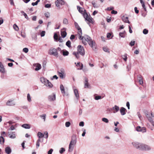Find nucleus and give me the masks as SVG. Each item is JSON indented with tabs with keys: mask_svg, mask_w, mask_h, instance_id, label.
<instances>
[{
	"mask_svg": "<svg viewBox=\"0 0 154 154\" xmlns=\"http://www.w3.org/2000/svg\"><path fill=\"white\" fill-rule=\"evenodd\" d=\"M8 135L11 138L14 139L16 137L15 132H12L10 133H8Z\"/></svg>",
	"mask_w": 154,
	"mask_h": 154,
	"instance_id": "6ab92c4d",
	"label": "nucleus"
},
{
	"mask_svg": "<svg viewBox=\"0 0 154 154\" xmlns=\"http://www.w3.org/2000/svg\"><path fill=\"white\" fill-rule=\"evenodd\" d=\"M0 72L2 73L5 72L4 66L2 62H0Z\"/></svg>",
	"mask_w": 154,
	"mask_h": 154,
	"instance_id": "dca6fc26",
	"label": "nucleus"
},
{
	"mask_svg": "<svg viewBox=\"0 0 154 154\" xmlns=\"http://www.w3.org/2000/svg\"><path fill=\"white\" fill-rule=\"evenodd\" d=\"M151 149L150 146L146 144L142 143L140 150L143 151H149Z\"/></svg>",
	"mask_w": 154,
	"mask_h": 154,
	"instance_id": "39448f33",
	"label": "nucleus"
},
{
	"mask_svg": "<svg viewBox=\"0 0 154 154\" xmlns=\"http://www.w3.org/2000/svg\"><path fill=\"white\" fill-rule=\"evenodd\" d=\"M126 106L128 108V109H130V103L129 102H127L126 103Z\"/></svg>",
	"mask_w": 154,
	"mask_h": 154,
	"instance_id": "69168bd1",
	"label": "nucleus"
},
{
	"mask_svg": "<svg viewBox=\"0 0 154 154\" xmlns=\"http://www.w3.org/2000/svg\"><path fill=\"white\" fill-rule=\"evenodd\" d=\"M66 45L68 47L70 48L71 47V42L69 40L66 43Z\"/></svg>",
	"mask_w": 154,
	"mask_h": 154,
	"instance_id": "4c0bfd02",
	"label": "nucleus"
},
{
	"mask_svg": "<svg viewBox=\"0 0 154 154\" xmlns=\"http://www.w3.org/2000/svg\"><path fill=\"white\" fill-rule=\"evenodd\" d=\"M83 17L85 19V20L89 22L88 23V25H89V26H90V23H93V22L92 20V18L88 16L87 13L85 14Z\"/></svg>",
	"mask_w": 154,
	"mask_h": 154,
	"instance_id": "0eeeda50",
	"label": "nucleus"
},
{
	"mask_svg": "<svg viewBox=\"0 0 154 154\" xmlns=\"http://www.w3.org/2000/svg\"><path fill=\"white\" fill-rule=\"evenodd\" d=\"M135 43V41H131L130 43V45L132 46H134Z\"/></svg>",
	"mask_w": 154,
	"mask_h": 154,
	"instance_id": "13d9d810",
	"label": "nucleus"
},
{
	"mask_svg": "<svg viewBox=\"0 0 154 154\" xmlns=\"http://www.w3.org/2000/svg\"><path fill=\"white\" fill-rule=\"evenodd\" d=\"M112 109L114 110H115V111H114L113 112L115 113L118 112L119 111V108L118 106L116 105H115L114 106L112 107Z\"/></svg>",
	"mask_w": 154,
	"mask_h": 154,
	"instance_id": "5701e85b",
	"label": "nucleus"
},
{
	"mask_svg": "<svg viewBox=\"0 0 154 154\" xmlns=\"http://www.w3.org/2000/svg\"><path fill=\"white\" fill-rule=\"evenodd\" d=\"M54 39L57 40L58 39V35L57 34L54 33Z\"/></svg>",
	"mask_w": 154,
	"mask_h": 154,
	"instance_id": "5fc2aeb1",
	"label": "nucleus"
},
{
	"mask_svg": "<svg viewBox=\"0 0 154 154\" xmlns=\"http://www.w3.org/2000/svg\"><path fill=\"white\" fill-rule=\"evenodd\" d=\"M60 90L61 91V92L63 94V96H64L66 95V93L65 91V89L63 85L61 84L60 85Z\"/></svg>",
	"mask_w": 154,
	"mask_h": 154,
	"instance_id": "f3484780",
	"label": "nucleus"
},
{
	"mask_svg": "<svg viewBox=\"0 0 154 154\" xmlns=\"http://www.w3.org/2000/svg\"><path fill=\"white\" fill-rule=\"evenodd\" d=\"M60 0H59L58 1H57L55 2V4L57 7H58L59 6V4H61V5H63L64 4V2H63V3H60Z\"/></svg>",
	"mask_w": 154,
	"mask_h": 154,
	"instance_id": "a878e982",
	"label": "nucleus"
},
{
	"mask_svg": "<svg viewBox=\"0 0 154 154\" xmlns=\"http://www.w3.org/2000/svg\"><path fill=\"white\" fill-rule=\"evenodd\" d=\"M40 81L47 87L52 88L53 87L52 84L48 79L44 77L41 78Z\"/></svg>",
	"mask_w": 154,
	"mask_h": 154,
	"instance_id": "7ed1b4c3",
	"label": "nucleus"
},
{
	"mask_svg": "<svg viewBox=\"0 0 154 154\" xmlns=\"http://www.w3.org/2000/svg\"><path fill=\"white\" fill-rule=\"evenodd\" d=\"M149 121L152 124V126L154 127V121L152 120V119L149 118Z\"/></svg>",
	"mask_w": 154,
	"mask_h": 154,
	"instance_id": "58836bf2",
	"label": "nucleus"
},
{
	"mask_svg": "<svg viewBox=\"0 0 154 154\" xmlns=\"http://www.w3.org/2000/svg\"><path fill=\"white\" fill-rule=\"evenodd\" d=\"M45 31H42L40 35L41 37L44 36L45 35Z\"/></svg>",
	"mask_w": 154,
	"mask_h": 154,
	"instance_id": "6e6d98bb",
	"label": "nucleus"
},
{
	"mask_svg": "<svg viewBox=\"0 0 154 154\" xmlns=\"http://www.w3.org/2000/svg\"><path fill=\"white\" fill-rule=\"evenodd\" d=\"M48 53L50 55H52L57 57L58 56V53L57 52V49L55 48H51L49 50Z\"/></svg>",
	"mask_w": 154,
	"mask_h": 154,
	"instance_id": "423d86ee",
	"label": "nucleus"
},
{
	"mask_svg": "<svg viewBox=\"0 0 154 154\" xmlns=\"http://www.w3.org/2000/svg\"><path fill=\"white\" fill-rule=\"evenodd\" d=\"M84 87L85 88H90V85L88 83V79L86 78H85V82H84Z\"/></svg>",
	"mask_w": 154,
	"mask_h": 154,
	"instance_id": "2eb2a0df",
	"label": "nucleus"
},
{
	"mask_svg": "<svg viewBox=\"0 0 154 154\" xmlns=\"http://www.w3.org/2000/svg\"><path fill=\"white\" fill-rule=\"evenodd\" d=\"M34 67H35V70L38 71L40 70L41 68V66L40 64L39 63H35L33 64Z\"/></svg>",
	"mask_w": 154,
	"mask_h": 154,
	"instance_id": "4468645a",
	"label": "nucleus"
},
{
	"mask_svg": "<svg viewBox=\"0 0 154 154\" xmlns=\"http://www.w3.org/2000/svg\"><path fill=\"white\" fill-rule=\"evenodd\" d=\"M126 34V32L124 31L123 32H120L119 33V36L122 38H124Z\"/></svg>",
	"mask_w": 154,
	"mask_h": 154,
	"instance_id": "c756f323",
	"label": "nucleus"
},
{
	"mask_svg": "<svg viewBox=\"0 0 154 154\" xmlns=\"http://www.w3.org/2000/svg\"><path fill=\"white\" fill-rule=\"evenodd\" d=\"M63 23L65 24H67L68 23L67 19L66 18H64L63 20Z\"/></svg>",
	"mask_w": 154,
	"mask_h": 154,
	"instance_id": "e433bc0d",
	"label": "nucleus"
},
{
	"mask_svg": "<svg viewBox=\"0 0 154 154\" xmlns=\"http://www.w3.org/2000/svg\"><path fill=\"white\" fill-rule=\"evenodd\" d=\"M45 16L47 17V18H49L50 17V13L49 12H47L46 13H45L44 14Z\"/></svg>",
	"mask_w": 154,
	"mask_h": 154,
	"instance_id": "37998d69",
	"label": "nucleus"
},
{
	"mask_svg": "<svg viewBox=\"0 0 154 154\" xmlns=\"http://www.w3.org/2000/svg\"><path fill=\"white\" fill-rule=\"evenodd\" d=\"M101 98V97L100 96H97L95 97V99L96 100H97Z\"/></svg>",
	"mask_w": 154,
	"mask_h": 154,
	"instance_id": "603ef678",
	"label": "nucleus"
},
{
	"mask_svg": "<svg viewBox=\"0 0 154 154\" xmlns=\"http://www.w3.org/2000/svg\"><path fill=\"white\" fill-rule=\"evenodd\" d=\"M126 110V109L123 107L121 108L120 111L121 115H124L125 114V111Z\"/></svg>",
	"mask_w": 154,
	"mask_h": 154,
	"instance_id": "4be33fe9",
	"label": "nucleus"
},
{
	"mask_svg": "<svg viewBox=\"0 0 154 154\" xmlns=\"http://www.w3.org/2000/svg\"><path fill=\"white\" fill-rule=\"evenodd\" d=\"M136 130L138 131H141L143 132H146V131L145 128L144 127H141L139 126L137 127Z\"/></svg>",
	"mask_w": 154,
	"mask_h": 154,
	"instance_id": "f8f14e48",
	"label": "nucleus"
},
{
	"mask_svg": "<svg viewBox=\"0 0 154 154\" xmlns=\"http://www.w3.org/2000/svg\"><path fill=\"white\" fill-rule=\"evenodd\" d=\"M111 34L110 33H107V37L108 38H110L111 36Z\"/></svg>",
	"mask_w": 154,
	"mask_h": 154,
	"instance_id": "774afa93",
	"label": "nucleus"
},
{
	"mask_svg": "<svg viewBox=\"0 0 154 154\" xmlns=\"http://www.w3.org/2000/svg\"><path fill=\"white\" fill-rule=\"evenodd\" d=\"M53 151V149H51L49 151H48V154H51Z\"/></svg>",
	"mask_w": 154,
	"mask_h": 154,
	"instance_id": "bf43d9fd",
	"label": "nucleus"
},
{
	"mask_svg": "<svg viewBox=\"0 0 154 154\" xmlns=\"http://www.w3.org/2000/svg\"><path fill=\"white\" fill-rule=\"evenodd\" d=\"M51 7V5L50 4H47L45 5V7L46 8H49Z\"/></svg>",
	"mask_w": 154,
	"mask_h": 154,
	"instance_id": "052dcab7",
	"label": "nucleus"
},
{
	"mask_svg": "<svg viewBox=\"0 0 154 154\" xmlns=\"http://www.w3.org/2000/svg\"><path fill=\"white\" fill-rule=\"evenodd\" d=\"M76 66H79V68L78 69H82L83 67V65L82 64L80 63L79 62L77 63Z\"/></svg>",
	"mask_w": 154,
	"mask_h": 154,
	"instance_id": "c85d7f7f",
	"label": "nucleus"
},
{
	"mask_svg": "<svg viewBox=\"0 0 154 154\" xmlns=\"http://www.w3.org/2000/svg\"><path fill=\"white\" fill-rule=\"evenodd\" d=\"M78 34L79 35V39L82 40V43L84 45H86V42H87L89 45L93 48V49L96 48L95 46V42L92 40L90 37L87 35H85L83 36H82V32L81 29L78 30Z\"/></svg>",
	"mask_w": 154,
	"mask_h": 154,
	"instance_id": "f257e3e1",
	"label": "nucleus"
},
{
	"mask_svg": "<svg viewBox=\"0 0 154 154\" xmlns=\"http://www.w3.org/2000/svg\"><path fill=\"white\" fill-rule=\"evenodd\" d=\"M134 10L135 11L136 13V14H138L139 12V11L138 10H137V8L136 7H135L134 8Z\"/></svg>",
	"mask_w": 154,
	"mask_h": 154,
	"instance_id": "680f3d73",
	"label": "nucleus"
},
{
	"mask_svg": "<svg viewBox=\"0 0 154 154\" xmlns=\"http://www.w3.org/2000/svg\"><path fill=\"white\" fill-rule=\"evenodd\" d=\"M32 38L33 39L36 40L37 39V35L36 33H33L32 34Z\"/></svg>",
	"mask_w": 154,
	"mask_h": 154,
	"instance_id": "f704fd0d",
	"label": "nucleus"
},
{
	"mask_svg": "<svg viewBox=\"0 0 154 154\" xmlns=\"http://www.w3.org/2000/svg\"><path fill=\"white\" fill-rule=\"evenodd\" d=\"M15 104V103L13 100H9L6 103V105L9 106H13Z\"/></svg>",
	"mask_w": 154,
	"mask_h": 154,
	"instance_id": "9b49d317",
	"label": "nucleus"
},
{
	"mask_svg": "<svg viewBox=\"0 0 154 154\" xmlns=\"http://www.w3.org/2000/svg\"><path fill=\"white\" fill-rule=\"evenodd\" d=\"M111 14H116L117 13V12L116 11H115V10H112L111 11Z\"/></svg>",
	"mask_w": 154,
	"mask_h": 154,
	"instance_id": "0e129e2a",
	"label": "nucleus"
},
{
	"mask_svg": "<svg viewBox=\"0 0 154 154\" xmlns=\"http://www.w3.org/2000/svg\"><path fill=\"white\" fill-rule=\"evenodd\" d=\"M37 136L39 138H41L44 137V135L42 133L38 132L37 134Z\"/></svg>",
	"mask_w": 154,
	"mask_h": 154,
	"instance_id": "bb28decb",
	"label": "nucleus"
},
{
	"mask_svg": "<svg viewBox=\"0 0 154 154\" xmlns=\"http://www.w3.org/2000/svg\"><path fill=\"white\" fill-rule=\"evenodd\" d=\"M77 52L81 55L83 56L85 54V50L83 46L79 45L77 47Z\"/></svg>",
	"mask_w": 154,
	"mask_h": 154,
	"instance_id": "20e7f679",
	"label": "nucleus"
},
{
	"mask_svg": "<svg viewBox=\"0 0 154 154\" xmlns=\"http://www.w3.org/2000/svg\"><path fill=\"white\" fill-rule=\"evenodd\" d=\"M56 99V95L55 94H53L49 96L48 97V99L50 101H53Z\"/></svg>",
	"mask_w": 154,
	"mask_h": 154,
	"instance_id": "ddd939ff",
	"label": "nucleus"
},
{
	"mask_svg": "<svg viewBox=\"0 0 154 154\" xmlns=\"http://www.w3.org/2000/svg\"><path fill=\"white\" fill-rule=\"evenodd\" d=\"M92 3L93 5V6L94 8H97L98 7L97 6V4L95 2H92Z\"/></svg>",
	"mask_w": 154,
	"mask_h": 154,
	"instance_id": "4d7b16f0",
	"label": "nucleus"
},
{
	"mask_svg": "<svg viewBox=\"0 0 154 154\" xmlns=\"http://www.w3.org/2000/svg\"><path fill=\"white\" fill-rule=\"evenodd\" d=\"M23 16H24L25 17L26 19H29V18L27 15V14L25 13H24V14H23Z\"/></svg>",
	"mask_w": 154,
	"mask_h": 154,
	"instance_id": "338daca9",
	"label": "nucleus"
},
{
	"mask_svg": "<svg viewBox=\"0 0 154 154\" xmlns=\"http://www.w3.org/2000/svg\"><path fill=\"white\" fill-rule=\"evenodd\" d=\"M82 130L83 131V133L82 134V137H84L85 136L86 134V130L85 129H82Z\"/></svg>",
	"mask_w": 154,
	"mask_h": 154,
	"instance_id": "864d4df0",
	"label": "nucleus"
},
{
	"mask_svg": "<svg viewBox=\"0 0 154 154\" xmlns=\"http://www.w3.org/2000/svg\"><path fill=\"white\" fill-rule=\"evenodd\" d=\"M65 151V149L63 148H61L59 151V152L60 154L62 153L63 152Z\"/></svg>",
	"mask_w": 154,
	"mask_h": 154,
	"instance_id": "a18cd8bd",
	"label": "nucleus"
},
{
	"mask_svg": "<svg viewBox=\"0 0 154 154\" xmlns=\"http://www.w3.org/2000/svg\"><path fill=\"white\" fill-rule=\"evenodd\" d=\"M138 80H139V82L140 85H142L143 84V82L141 76H139L138 77Z\"/></svg>",
	"mask_w": 154,
	"mask_h": 154,
	"instance_id": "7c9ffc66",
	"label": "nucleus"
},
{
	"mask_svg": "<svg viewBox=\"0 0 154 154\" xmlns=\"http://www.w3.org/2000/svg\"><path fill=\"white\" fill-rule=\"evenodd\" d=\"M5 151L7 153L9 154L11 152V150L9 147L8 146L5 148Z\"/></svg>",
	"mask_w": 154,
	"mask_h": 154,
	"instance_id": "b1692460",
	"label": "nucleus"
},
{
	"mask_svg": "<svg viewBox=\"0 0 154 154\" xmlns=\"http://www.w3.org/2000/svg\"><path fill=\"white\" fill-rule=\"evenodd\" d=\"M132 143L134 147L140 150L142 143L137 142H133Z\"/></svg>",
	"mask_w": 154,
	"mask_h": 154,
	"instance_id": "6e6552de",
	"label": "nucleus"
},
{
	"mask_svg": "<svg viewBox=\"0 0 154 154\" xmlns=\"http://www.w3.org/2000/svg\"><path fill=\"white\" fill-rule=\"evenodd\" d=\"M79 53L78 52H74L73 53V54L78 59L79 57Z\"/></svg>",
	"mask_w": 154,
	"mask_h": 154,
	"instance_id": "473e14b6",
	"label": "nucleus"
},
{
	"mask_svg": "<svg viewBox=\"0 0 154 154\" xmlns=\"http://www.w3.org/2000/svg\"><path fill=\"white\" fill-rule=\"evenodd\" d=\"M21 126L26 129H29L30 128V126L29 124H23Z\"/></svg>",
	"mask_w": 154,
	"mask_h": 154,
	"instance_id": "393cba45",
	"label": "nucleus"
},
{
	"mask_svg": "<svg viewBox=\"0 0 154 154\" xmlns=\"http://www.w3.org/2000/svg\"><path fill=\"white\" fill-rule=\"evenodd\" d=\"M75 87H73V89L74 92L75 97H76L77 99H78L79 97V96L78 92V91L77 89L75 88Z\"/></svg>",
	"mask_w": 154,
	"mask_h": 154,
	"instance_id": "9d476101",
	"label": "nucleus"
},
{
	"mask_svg": "<svg viewBox=\"0 0 154 154\" xmlns=\"http://www.w3.org/2000/svg\"><path fill=\"white\" fill-rule=\"evenodd\" d=\"M102 121L106 123H108L109 122L108 119L105 118H103L102 119Z\"/></svg>",
	"mask_w": 154,
	"mask_h": 154,
	"instance_id": "79ce46f5",
	"label": "nucleus"
},
{
	"mask_svg": "<svg viewBox=\"0 0 154 154\" xmlns=\"http://www.w3.org/2000/svg\"><path fill=\"white\" fill-rule=\"evenodd\" d=\"M76 137L75 135H73L72 137V140L70 141L69 145V151L70 152H72L74 146L76 143Z\"/></svg>",
	"mask_w": 154,
	"mask_h": 154,
	"instance_id": "f03ea898",
	"label": "nucleus"
},
{
	"mask_svg": "<svg viewBox=\"0 0 154 154\" xmlns=\"http://www.w3.org/2000/svg\"><path fill=\"white\" fill-rule=\"evenodd\" d=\"M40 1V0H37L35 2H32V5L33 6L37 5Z\"/></svg>",
	"mask_w": 154,
	"mask_h": 154,
	"instance_id": "c03bdc74",
	"label": "nucleus"
},
{
	"mask_svg": "<svg viewBox=\"0 0 154 154\" xmlns=\"http://www.w3.org/2000/svg\"><path fill=\"white\" fill-rule=\"evenodd\" d=\"M61 35L62 37L64 38L66 36L67 33L65 31H61Z\"/></svg>",
	"mask_w": 154,
	"mask_h": 154,
	"instance_id": "cd10ccee",
	"label": "nucleus"
},
{
	"mask_svg": "<svg viewBox=\"0 0 154 154\" xmlns=\"http://www.w3.org/2000/svg\"><path fill=\"white\" fill-rule=\"evenodd\" d=\"M77 8L79 12L82 14L83 16L85 14L87 13L86 10L83 8H81L79 6H77Z\"/></svg>",
	"mask_w": 154,
	"mask_h": 154,
	"instance_id": "1a4fd4ad",
	"label": "nucleus"
},
{
	"mask_svg": "<svg viewBox=\"0 0 154 154\" xmlns=\"http://www.w3.org/2000/svg\"><path fill=\"white\" fill-rule=\"evenodd\" d=\"M13 28L16 31H18L19 30V28L18 26L16 24H14L13 25Z\"/></svg>",
	"mask_w": 154,
	"mask_h": 154,
	"instance_id": "ea45409f",
	"label": "nucleus"
},
{
	"mask_svg": "<svg viewBox=\"0 0 154 154\" xmlns=\"http://www.w3.org/2000/svg\"><path fill=\"white\" fill-rule=\"evenodd\" d=\"M27 97L28 101L29 102H31L32 101L31 97L30 96L29 94H27Z\"/></svg>",
	"mask_w": 154,
	"mask_h": 154,
	"instance_id": "72a5a7b5",
	"label": "nucleus"
},
{
	"mask_svg": "<svg viewBox=\"0 0 154 154\" xmlns=\"http://www.w3.org/2000/svg\"><path fill=\"white\" fill-rule=\"evenodd\" d=\"M70 124L71 123L70 122H67L65 123V126L66 127H68L70 126Z\"/></svg>",
	"mask_w": 154,
	"mask_h": 154,
	"instance_id": "49530a36",
	"label": "nucleus"
},
{
	"mask_svg": "<svg viewBox=\"0 0 154 154\" xmlns=\"http://www.w3.org/2000/svg\"><path fill=\"white\" fill-rule=\"evenodd\" d=\"M64 74L63 70V69H61L60 70V72H58V75L59 76L60 78L61 79L63 78V75Z\"/></svg>",
	"mask_w": 154,
	"mask_h": 154,
	"instance_id": "aec40b11",
	"label": "nucleus"
},
{
	"mask_svg": "<svg viewBox=\"0 0 154 154\" xmlns=\"http://www.w3.org/2000/svg\"><path fill=\"white\" fill-rule=\"evenodd\" d=\"M103 50L109 53V49L107 47H104L103 48Z\"/></svg>",
	"mask_w": 154,
	"mask_h": 154,
	"instance_id": "a19ab883",
	"label": "nucleus"
},
{
	"mask_svg": "<svg viewBox=\"0 0 154 154\" xmlns=\"http://www.w3.org/2000/svg\"><path fill=\"white\" fill-rule=\"evenodd\" d=\"M5 141V139L3 136H1L0 137V143L1 144L4 143Z\"/></svg>",
	"mask_w": 154,
	"mask_h": 154,
	"instance_id": "2f4dec72",
	"label": "nucleus"
},
{
	"mask_svg": "<svg viewBox=\"0 0 154 154\" xmlns=\"http://www.w3.org/2000/svg\"><path fill=\"white\" fill-rule=\"evenodd\" d=\"M148 31L146 29H144L143 30V33L144 34H146L148 33Z\"/></svg>",
	"mask_w": 154,
	"mask_h": 154,
	"instance_id": "3c124183",
	"label": "nucleus"
},
{
	"mask_svg": "<svg viewBox=\"0 0 154 154\" xmlns=\"http://www.w3.org/2000/svg\"><path fill=\"white\" fill-rule=\"evenodd\" d=\"M23 51L25 53H27L28 52L29 50L27 48H23Z\"/></svg>",
	"mask_w": 154,
	"mask_h": 154,
	"instance_id": "de8ad7c7",
	"label": "nucleus"
},
{
	"mask_svg": "<svg viewBox=\"0 0 154 154\" xmlns=\"http://www.w3.org/2000/svg\"><path fill=\"white\" fill-rule=\"evenodd\" d=\"M127 54H124V55H122V57L123 59L125 61H126L127 59Z\"/></svg>",
	"mask_w": 154,
	"mask_h": 154,
	"instance_id": "c9c22d12",
	"label": "nucleus"
},
{
	"mask_svg": "<svg viewBox=\"0 0 154 154\" xmlns=\"http://www.w3.org/2000/svg\"><path fill=\"white\" fill-rule=\"evenodd\" d=\"M63 54L64 56H67L69 54V52L68 51H64L63 52Z\"/></svg>",
	"mask_w": 154,
	"mask_h": 154,
	"instance_id": "09e8293b",
	"label": "nucleus"
},
{
	"mask_svg": "<svg viewBox=\"0 0 154 154\" xmlns=\"http://www.w3.org/2000/svg\"><path fill=\"white\" fill-rule=\"evenodd\" d=\"M122 19L124 22L125 23H127L129 24L130 23V22L128 20V17H125L123 16L122 17Z\"/></svg>",
	"mask_w": 154,
	"mask_h": 154,
	"instance_id": "412c9836",
	"label": "nucleus"
},
{
	"mask_svg": "<svg viewBox=\"0 0 154 154\" xmlns=\"http://www.w3.org/2000/svg\"><path fill=\"white\" fill-rule=\"evenodd\" d=\"M40 117L42 118L45 121V120L46 115L45 114H44L42 115H41L40 116Z\"/></svg>",
	"mask_w": 154,
	"mask_h": 154,
	"instance_id": "8fccbe9b",
	"label": "nucleus"
},
{
	"mask_svg": "<svg viewBox=\"0 0 154 154\" xmlns=\"http://www.w3.org/2000/svg\"><path fill=\"white\" fill-rule=\"evenodd\" d=\"M79 125L80 126H84V123L83 122H80L79 123Z\"/></svg>",
	"mask_w": 154,
	"mask_h": 154,
	"instance_id": "e2e57ef3",
	"label": "nucleus"
},
{
	"mask_svg": "<svg viewBox=\"0 0 154 154\" xmlns=\"http://www.w3.org/2000/svg\"><path fill=\"white\" fill-rule=\"evenodd\" d=\"M145 115L148 120L149 118H152V117L154 118V114H153L152 112H147L146 113Z\"/></svg>",
	"mask_w": 154,
	"mask_h": 154,
	"instance_id": "a211bd4d",
	"label": "nucleus"
}]
</instances>
